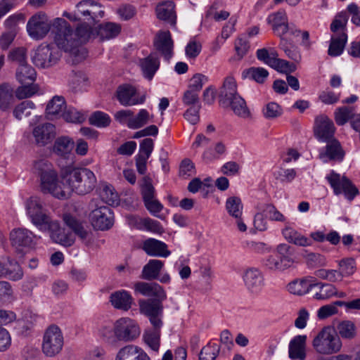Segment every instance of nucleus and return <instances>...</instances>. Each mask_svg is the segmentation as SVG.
<instances>
[{
  "instance_id": "obj_1",
  "label": "nucleus",
  "mask_w": 360,
  "mask_h": 360,
  "mask_svg": "<svg viewBox=\"0 0 360 360\" xmlns=\"http://www.w3.org/2000/svg\"><path fill=\"white\" fill-rule=\"evenodd\" d=\"M25 208L32 224L39 231L48 232L53 243L64 247H70L74 244L75 238L73 235L66 233L59 221L49 215L39 198L30 197L25 202Z\"/></svg>"
},
{
  "instance_id": "obj_2",
  "label": "nucleus",
  "mask_w": 360,
  "mask_h": 360,
  "mask_svg": "<svg viewBox=\"0 0 360 360\" xmlns=\"http://www.w3.org/2000/svg\"><path fill=\"white\" fill-rule=\"evenodd\" d=\"M32 172L40 179V189L44 193H49L56 198L65 200L70 197L65 182L60 181L53 165L46 159L34 160Z\"/></svg>"
},
{
  "instance_id": "obj_3",
  "label": "nucleus",
  "mask_w": 360,
  "mask_h": 360,
  "mask_svg": "<svg viewBox=\"0 0 360 360\" xmlns=\"http://www.w3.org/2000/svg\"><path fill=\"white\" fill-rule=\"evenodd\" d=\"M51 34L55 46L58 48V50L62 49L70 53L72 63H78L85 58V50L78 48L77 36L74 34V31L65 19L61 18L53 19Z\"/></svg>"
},
{
  "instance_id": "obj_4",
  "label": "nucleus",
  "mask_w": 360,
  "mask_h": 360,
  "mask_svg": "<svg viewBox=\"0 0 360 360\" xmlns=\"http://www.w3.org/2000/svg\"><path fill=\"white\" fill-rule=\"evenodd\" d=\"M60 176L65 182L70 195L72 192L81 195L88 194L97 184L95 174L86 167H66L62 169Z\"/></svg>"
},
{
  "instance_id": "obj_5",
  "label": "nucleus",
  "mask_w": 360,
  "mask_h": 360,
  "mask_svg": "<svg viewBox=\"0 0 360 360\" xmlns=\"http://www.w3.org/2000/svg\"><path fill=\"white\" fill-rule=\"evenodd\" d=\"M342 345L340 338L329 326L322 328L312 341L314 350L322 355L338 353Z\"/></svg>"
},
{
  "instance_id": "obj_6",
  "label": "nucleus",
  "mask_w": 360,
  "mask_h": 360,
  "mask_svg": "<svg viewBox=\"0 0 360 360\" xmlns=\"http://www.w3.org/2000/svg\"><path fill=\"white\" fill-rule=\"evenodd\" d=\"M64 345V337L60 328L56 325H51L44 331L41 351L47 357H54L59 354Z\"/></svg>"
},
{
  "instance_id": "obj_7",
  "label": "nucleus",
  "mask_w": 360,
  "mask_h": 360,
  "mask_svg": "<svg viewBox=\"0 0 360 360\" xmlns=\"http://www.w3.org/2000/svg\"><path fill=\"white\" fill-rule=\"evenodd\" d=\"M53 20H51L44 12L34 14L27 23V31L29 36L37 40L44 39L53 30Z\"/></svg>"
},
{
  "instance_id": "obj_8",
  "label": "nucleus",
  "mask_w": 360,
  "mask_h": 360,
  "mask_svg": "<svg viewBox=\"0 0 360 360\" xmlns=\"http://www.w3.org/2000/svg\"><path fill=\"white\" fill-rule=\"evenodd\" d=\"M61 57V52L54 44H41L32 58L34 64L41 68L55 65Z\"/></svg>"
},
{
  "instance_id": "obj_9",
  "label": "nucleus",
  "mask_w": 360,
  "mask_h": 360,
  "mask_svg": "<svg viewBox=\"0 0 360 360\" xmlns=\"http://www.w3.org/2000/svg\"><path fill=\"white\" fill-rule=\"evenodd\" d=\"M326 179L337 195L343 194L346 199L351 201L359 194L357 188L345 176L332 171Z\"/></svg>"
},
{
  "instance_id": "obj_10",
  "label": "nucleus",
  "mask_w": 360,
  "mask_h": 360,
  "mask_svg": "<svg viewBox=\"0 0 360 360\" xmlns=\"http://www.w3.org/2000/svg\"><path fill=\"white\" fill-rule=\"evenodd\" d=\"M326 179L337 195L343 194L346 199L351 201L359 194L357 188L345 176L332 171Z\"/></svg>"
},
{
  "instance_id": "obj_11",
  "label": "nucleus",
  "mask_w": 360,
  "mask_h": 360,
  "mask_svg": "<svg viewBox=\"0 0 360 360\" xmlns=\"http://www.w3.org/2000/svg\"><path fill=\"white\" fill-rule=\"evenodd\" d=\"M164 300L147 299L139 300V306L141 314L146 316L151 326H162Z\"/></svg>"
},
{
  "instance_id": "obj_12",
  "label": "nucleus",
  "mask_w": 360,
  "mask_h": 360,
  "mask_svg": "<svg viewBox=\"0 0 360 360\" xmlns=\"http://www.w3.org/2000/svg\"><path fill=\"white\" fill-rule=\"evenodd\" d=\"M115 333L117 340L131 342L141 334L138 323L129 318H121L115 323Z\"/></svg>"
},
{
  "instance_id": "obj_13",
  "label": "nucleus",
  "mask_w": 360,
  "mask_h": 360,
  "mask_svg": "<svg viewBox=\"0 0 360 360\" xmlns=\"http://www.w3.org/2000/svg\"><path fill=\"white\" fill-rule=\"evenodd\" d=\"M116 97L120 103L124 106H132L142 104L145 102L146 95L139 96L136 89L129 84L118 86Z\"/></svg>"
},
{
  "instance_id": "obj_14",
  "label": "nucleus",
  "mask_w": 360,
  "mask_h": 360,
  "mask_svg": "<svg viewBox=\"0 0 360 360\" xmlns=\"http://www.w3.org/2000/svg\"><path fill=\"white\" fill-rule=\"evenodd\" d=\"M90 218L93 226L99 230L109 229L113 224V213L111 209L105 205L94 209Z\"/></svg>"
},
{
  "instance_id": "obj_15",
  "label": "nucleus",
  "mask_w": 360,
  "mask_h": 360,
  "mask_svg": "<svg viewBox=\"0 0 360 360\" xmlns=\"http://www.w3.org/2000/svg\"><path fill=\"white\" fill-rule=\"evenodd\" d=\"M335 128L331 120L326 115H319L315 120L314 127V135L320 141H325L335 139Z\"/></svg>"
},
{
  "instance_id": "obj_16",
  "label": "nucleus",
  "mask_w": 360,
  "mask_h": 360,
  "mask_svg": "<svg viewBox=\"0 0 360 360\" xmlns=\"http://www.w3.org/2000/svg\"><path fill=\"white\" fill-rule=\"evenodd\" d=\"M32 134L37 146H45L54 139L56 127L49 122L39 124L33 127Z\"/></svg>"
},
{
  "instance_id": "obj_17",
  "label": "nucleus",
  "mask_w": 360,
  "mask_h": 360,
  "mask_svg": "<svg viewBox=\"0 0 360 360\" xmlns=\"http://www.w3.org/2000/svg\"><path fill=\"white\" fill-rule=\"evenodd\" d=\"M41 238L25 228L14 229L10 233V239L16 248H30Z\"/></svg>"
},
{
  "instance_id": "obj_18",
  "label": "nucleus",
  "mask_w": 360,
  "mask_h": 360,
  "mask_svg": "<svg viewBox=\"0 0 360 360\" xmlns=\"http://www.w3.org/2000/svg\"><path fill=\"white\" fill-rule=\"evenodd\" d=\"M326 146L319 155V158L324 162L328 161H342L345 156L344 150L340 143L335 138L325 141Z\"/></svg>"
},
{
  "instance_id": "obj_19",
  "label": "nucleus",
  "mask_w": 360,
  "mask_h": 360,
  "mask_svg": "<svg viewBox=\"0 0 360 360\" xmlns=\"http://www.w3.org/2000/svg\"><path fill=\"white\" fill-rule=\"evenodd\" d=\"M173 40L169 31H160L155 36L154 46L169 60L173 54Z\"/></svg>"
},
{
  "instance_id": "obj_20",
  "label": "nucleus",
  "mask_w": 360,
  "mask_h": 360,
  "mask_svg": "<svg viewBox=\"0 0 360 360\" xmlns=\"http://www.w3.org/2000/svg\"><path fill=\"white\" fill-rule=\"evenodd\" d=\"M134 289L136 292L146 297H153L160 300H165L167 297L164 289L157 283L136 282Z\"/></svg>"
},
{
  "instance_id": "obj_21",
  "label": "nucleus",
  "mask_w": 360,
  "mask_h": 360,
  "mask_svg": "<svg viewBox=\"0 0 360 360\" xmlns=\"http://www.w3.org/2000/svg\"><path fill=\"white\" fill-rule=\"evenodd\" d=\"M221 105L225 108H230L233 114L240 118L250 120L252 117L245 100L240 95L229 100Z\"/></svg>"
},
{
  "instance_id": "obj_22",
  "label": "nucleus",
  "mask_w": 360,
  "mask_h": 360,
  "mask_svg": "<svg viewBox=\"0 0 360 360\" xmlns=\"http://www.w3.org/2000/svg\"><path fill=\"white\" fill-rule=\"evenodd\" d=\"M115 360H152L141 347L129 345L122 347L117 353Z\"/></svg>"
},
{
  "instance_id": "obj_23",
  "label": "nucleus",
  "mask_w": 360,
  "mask_h": 360,
  "mask_svg": "<svg viewBox=\"0 0 360 360\" xmlns=\"http://www.w3.org/2000/svg\"><path fill=\"white\" fill-rule=\"evenodd\" d=\"M243 278L247 288L252 292L260 290L264 285L263 275L257 268L247 269L243 273Z\"/></svg>"
},
{
  "instance_id": "obj_24",
  "label": "nucleus",
  "mask_w": 360,
  "mask_h": 360,
  "mask_svg": "<svg viewBox=\"0 0 360 360\" xmlns=\"http://www.w3.org/2000/svg\"><path fill=\"white\" fill-rule=\"evenodd\" d=\"M238 91L237 83L235 78L231 76H227L223 82L222 86L219 92V103L220 105L228 101L231 98L239 96Z\"/></svg>"
},
{
  "instance_id": "obj_25",
  "label": "nucleus",
  "mask_w": 360,
  "mask_h": 360,
  "mask_svg": "<svg viewBox=\"0 0 360 360\" xmlns=\"http://www.w3.org/2000/svg\"><path fill=\"white\" fill-rule=\"evenodd\" d=\"M142 248L148 255L153 257H167L171 254L165 243L154 238L146 240Z\"/></svg>"
},
{
  "instance_id": "obj_26",
  "label": "nucleus",
  "mask_w": 360,
  "mask_h": 360,
  "mask_svg": "<svg viewBox=\"0 0 360 360\" xmlns=\"http://www.w3.org/2000/svg\"><path fill=\"white\" fill-rule=\"evenodd\" d=\"M306 335H297L289 343L288 354L292 360H304L306 358Z\"/></svg>"
},
{
  "instance_id": "obj_27",
  "label": "nucleus",
  "mask_w": 360,
  "mask_h": 360,
  "mask_svg": "<svg viewBox=\"0 0 360 360\" xmlns=\"http://www.w3.org/2000/svg\"><path fill=\"white\" fill-rule=\"evenodd\" d=\"M162 326H151L143 333V341L152 351L158 352L160 347L161 328Z\"/></svg>"
},
{
  "instance_id": "obj_28",
  "label": "nucleus",
  "mask_w": 360,
  "mask_h": 360,
  "mask_svg": "<svg viewBox=\"0 0 360 360\" xmlns=\"http://www.w3.org/2000/svg\"><path fill=\"white\" fill-rule=\"evenodd\" d=\"M110 302L115 309L127 311L131 307L134 299L128 291L121 290L110 295Z\"/></svg>"
},
{
  "instance_id": "obj_29",
  "label": "nucleus",
  "mask_w": 360,
  "mask_h": 360,
  "mask_svg": "<svg viewBox=\"0 0 360 360\" xmlns=\"http://www.w3.org/2000/svg\"><path fill=\"white\" fill-rule=\"evenodd\" d=\"M63 221L67 226H68L80 240L85 241L89 238L91 233L88 231L87 226L75 217L70 214H65L63 215Z\"/></svg>"
},
{
  "instance_id": "obj_30",
  "label": "nucleus",
  "mask_w": 360,
  "mask_h": 360,
  "mask_svg": "<svg viewBox=\"0 0 360 360\" xmlns=\"http://www.w3.org/2000/svg\"><path fill=\"white\" fill-rule=\"evenodd\" d=\"M174 4L172 1H167L159 4L156 7L157 17L166 21L172 26H175L176 16L174 12Z\"/></svg>"
},
{
  "instance_id": "obj_31",
  "label": "nucleus",
  "mask_w": 360,
  "mask_h": 360,
  "mask_svg": "<svg viewBox=\"0 0 360 360\" xmlns=\"http://www.w3.org/2000/svg\"><path fill=\"white\" fill-rule=\"evenodd\" d=\"M311 290L314 291V298L317 300H328L337 294V288L333 285L321 282L311 283Z\"/></svg>"
},
{
  "instance_id": "obj_32",
  "label": "nucleus",
  "mask_w": 360,
  "mask_h": 360,
  "mask_svg": "<svg viewBox=\"0 0 360 360\" xmlns=\"http://www.w3.org/2000/svg\"><path fill=\"white\" fill-rule=\"evenodd\" d=\"M66 109L65 98L62 96H55L50 100L46 108V116L49 119L63 117Z\"/></svg>"
},
{
  "instance_id": "obj_33",
  "label": "nucleus",
  "mask_w": 360,
  "mask_h": 360,
  "mask_svg": "<svg viewBox=\"0 0 360 360\" xmlns=\"http://www.w3.org/2000/svg\"><path fill=\"white\" fill-rule=\"evenodd\" d=\"M23 276V271L18 262L8 259L3 262L1 278H8L12 281L20 280Z\"/></svg>"
},
{
  "instance_id": "obj_34",
  "label": "nucleus",
  "mask_w": 360,
  "mask_h": 360,
  "mask_svg": "<svg viewBox=\"0 0 360 360\" xmlns=\"http://www.w3.org/2000/svg\"><path fill=\"white\" fill-rule=\"evenodd\" d=\"M74 144L73 140L70 137L60 136L55 141L53 151L57 155L68 159L72 155Z\"/></svg>"
},
{
  "instance_id": "obj_35",
  "label": "nucleus",
  "mask_w": 360,
  "mask_h": 360,
  "mask_svg": "<svg viewBox=\"0 0 360 360\" xmlns=\"http://www.w3.org/2000/svg\"><path fill=\"white\" fill-rule=\"evenodd\" d=\"M282 233L287 241L296 245L307 247L312 245V240L307 238L292 227L286 226L283 229Z\"/></svg>"
},
{
  "instance_id": "obj_36",
  "label": "nucleus",
  "mask_w": 360,
  "mask_h": 360,
  "mask_svg": "<svg viewBox=\"0 0 360 360\" xmlns=\"http://www.w3.org/2000/svg\"><path fill=\"white\" fill-rule=\"evenodd\" d=\"M163 267L164 262L159 259H150L143 266L141 277L148 281L157 279Z\"/></svg>"
},
{
  "instance_id": "obj_37",
  "label": "nucleus",
  "mask_w": 360,
  "mask_h": 360,
  "mask_svg": "<svg viewBox=\"0 0 360 360\" xmlns=\"http://www.w3.org/2000/svg\"><path fill=\"white\" fill-rule=\"evenodd\" d=\"M94 0H82L76 5V10L73 13L64 12L63 16L72 21H77L81 16H89L92 13L91 6Z\"/></svg>"
},
{
  "instance_id": "obj_38",
  "label": "nucleus",
  "mask_w": 360,
  "mask_h": 360,
  "mask_svg": "<svg viewBox=\"0 0 360 360\" xmlns=\"http://www.w3.org/2000/svg\"><path fill=\"white\" fill-rule=\"evenodd\" d=\"M347 40V35L345 32H342L338 35H333L328 51V55L333 57L340 56L344 50Z\"/></svg>"
},
{
  "instance_id": "obj_39",
  "label": "nucleus",
  "mask_w": 360,
  "mask_h": 360,
  "mask_svg": "<svg viewBox=\"0 0 360 360\" xmlns=\"http://www.w3.org/2000/svg\"><path fill=\"white\" fill-rule=\"evenodd\" d=\"M17 80L21 84H32L37 77L35 70L27 63L19 65L15 73Z\"/></svg>"
},
{
  "instance_id": "obj_40",
  "label": "nucleus",
  "mask_w": 360,
  "mask_h": 360,
  "mask_svg": "<svg viewBox=\"0 0 360 360\" xmlns=\"http://www.w3.org/2000/svg\"><path fill=\"white\" fill-rule=\"evenodd\" d=\"M337 333L339 337L345 340H353L357 335V328L354 323L345 320L337 325Z\"/></svg>"
},
{
  "instance_id": "obj_41",
  "label": "nucleus",
  "mask_w": 360,
  "mask_h": 360,
  "mask_svg": "<svg viewBox=\"0 0 360 360\" xmlns=\"http://www.w3.org/2000/svg\"><path fill=\"white\" fill-rule=\"evenodd\" d=\"M160 63L157 58L150 55L140 60V66L146 78L151 79L159 68Z\"/></svg>"
},
{
  "instance_id": "obj_42",
  "label": "nucleus",
  "mask_w": 360,
  "mask_h": 360,
  "mask_svg": "<svg viewBox=\"0 0 360 360\" xmlns=\"http://www.w3.org/2000/svg\"><path fill=\"white\" fill-rule=\"evenodd\" d=\"M121 26L115 22H105L98 26V34L102 39H110L117 36Z\"/></svg>"
},
{
  "instance_id": "obj_43",
  "label": "nucleus",
  "mask_w": 360,
  "mask_h": 360,
  "mask_svg": "<svg viewBox=\"0 0 360 360\" xmlns=\"http://www.w3.org/2000/svg\"><path fill=\"white\" fill-rule=\"evenodd\" d=\"M269 75L268 71L263 68H250L245 69L242 72L243 79H250L255 80L257 83L262 84Z\"/></svg>"
},
{
  "instance_id": "obj_44",
  "label": "nucleus",
  "mask_w": 360,
  "mask_h": 360,
  "mask_svg": "<svg viewBox=\"0 0 360 360\" xmlns=\"http://www.w3.org/2000/svg\"><path fill=\"white\" fill-rule=\"evenodd\" d=\"M257 209L264 214L265 218L271 221L284 222L286 219L285 216L272 204H258Z\"/></svg>"
},
{
  "instance_id": "obj_45",
  "label": "nucleus",
  "mask_w": 360,
  "mask_h": 360,
  "mask_svg": "<svg viewBox=\"0 0 360 360\" xmlns=\"http://www.w3.org/2000/svg\"><path fill=\"white\" fill-rule=\"evenodd\" d=\"M311 283L307 279H297L289 283L287 285L288 291L295 295H302L311 290Z\"/></svg>"
},
{
  "instance_id": "obj_46",
  "label": "nucleus",
  "mask_w": 360,
  "mask_h": 360,
  "mask_svg": "<svg viewBox=\"0 0 360 360\" xmlns=\"http://www.w3.org/2000/svg\"><path fill=\"white\" fill-rule=\"evenodd\" d=\"M69 86L72 91L83 90L88 84V78L83 72H72L69 77Z\"/></svg>"
},
{
  "instance_id": "obj_47",
  "label": "nucleus",
  "mask_w": 360,
  "mask_h": 360,
  "mask_svg": "<svg viewBox=\"0 0 360 360\" xmlns=\"http://www.w3.org/2000/svg\"><path fill=\"white\" fill-rule=\"evenodd\" d=\"M243 204L240 198L232 196L227 198L226 209L228 213L236 219L240 218L243 213Z\"/></svg>"
},
{
  "instance_id": "obj_48",
  "label": "nucleus",
  "mask_w": 360,
  "mask_h": 360,
  "mask_svg": "<svg viewBox=\"0 0 360 360\" xmlns=\"http://www.w3.org/2000/svg\"><path fill=\"white\" fill-rule=\"evenodd\" d=\"M150 115L146 109H141L136 116L129 120L128 127L131 129H139L146 125L150 120Z\"/></svg>"
},
{
  "instance_id": "obj_49",
  "label": "nucleus",
  "mask_w": 360,
  "mask_h": 360,
  "mask_svg": "<svg viewBox=\"0 0 360 360\" xmlns=\"http://www.w3.org/2000/svg\"><path fill=\"white\" fill-rule=\"evenodd\" d=\"M279 46L289 58L296 63L301 60V55L297 47L289 42L286 39L282 37Z\"/></svg>"
},
{
  "instance_id": "obj_50",
  "label": "nucleus",
  "mask_w": 360,
  "mask_h": 360,
  "mask_svg": "<svg viewBox=\"0 0 360 360\" xmlns=\"http://www.w3.org/2000/svg\"><path fill=\"white\" fill-rule=\"evenodd\" d=\"M13 99V90L7 84L0 85V109L6 110Z\"/></svg>"
},
{
  "instance_id": "obj_51",
  "label": "nucleus",
  "mask_w": 360,
  "mask_h": 360,
  "mask_svg": "<svg viewBox=\"0 0 360 360\" xmlns=\"http://www.w3.org/2000/svg\"><path fill=\"white\" fill-rule=\"evenodd\" d=\"M220 351V347L216 343L209 342L203 347L199 354V360H215Z\"/></svg>"
},
{
  "instance_id": "obj_52",
  "label": "nucleus",
  "mask_w": 360,
  "mask_h": 360,
  "mask_svg": "<svg viewBox=\"0 0 360 360\" xmlns=\"http://www.w3.org/2000/svg\"><path fill=\"white\" fill-rule=\"evenodd\" d=\"M348 20V16L345 12L338 13L330 25V30L334 33L333 35H338L342 32H345V27Z\"/></svg>"
},
{
  "instance_id": "obj_53",
  "label": "nucleus",
  "mask_w": 360,
  "mask_h": 360,
  "mask_svg": "<svg viewBox=\"0 0 360 360\" xmlns=\"http://www.w3.org/2000/svg\"><path fill=\"white\" fill-rule=\"evenodd\" d=\"M286 260L283 261L276 255H269L264 262V265L274 271H283L290 267L285 264Z\"/></svg>"
},
{
  "instance_id": "obj_54",
  "label": "nucleus",
  "mask_w": 360,
  "mask_h": 360,
  "mask_svg": "<svg viewBox=\"0 0 360 360\" xmlns=\"http://www.w3.org/2000/svg\"><path fill=\"white\" fill-rule=\"evenodd\" d=\"M89 123L97 127H105L110 123V116L101 111L94 112L89 118Z\"/></svg>"
},
{
  "instance_id": "obj_55",
  "label": "nucleus",
  "mask_w": 360,
  "mask_h": 360,
  "mask_svg": "<svg viewBox=\"0 0 360 360\" xmlns=\"http://www.w3.org/2000/svg\"><path fill=\"white\" fill-rule=\"evenodd\" d=\"M353 109L351 107L343 106L337 109L335 112V120L338 125H344L353 116Z\"/></svg>"
},
{
  "instance_id": "obj_56",
  "label": "nucleus",
  "mask_w": 360,
  "mask_h": 360,
  "mask_svg": "<svg viewBox=\"0 0 360 360\" xmlns=\"http://www.w3.org/2000/svg\"><path fill=\"white\" fill-rule=\"evenodd\" d=\"M34 108V104L33 102L25 101L15 107L13 114L17 119L21 120L23 116H29L31 113V110Z\"/></svg>"
},
{
  "instance_id": "obj_57",
  "label": "nucleus",
  "mask_w": 360,
  "mask_h": 360,
  "mask_svg": "<svg viewBox=\"0 0 360 360\" xmlns=\"http://www.w3.org/2000/svg\"><path fill=\"white\" fill-rule=\"evenodd\" d=\"M98 333L100 337L108 343L112 344L117 340L115 326L112 327L110 324L102 325L98 330Z\"/></svg>"
},
{
  "instance_id": "obj_58",
  "label": "nucleus",
  "mask_w": 360,
  "mask_h": 360,
  "mask_svg": "<svg viewBox=\"0 0 360 360\" xmlns=\"http://www.w3.org/2000/svg\"><path fill=\"white\" fill-rule=\"evenodd\" d=\"M142 181L141 194L143 201L155 198V190L152 184L151 179L148 176H145Z\"/></svg>"
},
{
  "instance_id": "obj_59",
  "label": "nucleus",
  "mask_w": 360,
  "mask_h": 360,
  "mask_svg": "<svg viewBox=\"0 0 360 360\" xmlns=\"http://www.w3.org/2000/svg\"><path fill=\"white\" fill-rule=\"evenodd\" d=\"M274 175L275 179L281 183H290L295 178L296 171L294 169L281 167Z\"/></svg>"
},
{
  "instance_id": "obj_60",
  "label": "nucleus",
  "mask_w": 360,
  "mask_h": 360,
  "mask_svg": "<svg viewBox=\"0 0 360 360\" xmlns=\"http://www.w3.org/2000/svg\"><path fill=\"white\" fill-rule=\"evenodd\" d=\"M38 91V86L36 84H23L21 86L18 87L15 91L16 96L20 98H25L30 97L35 94Z\"/></svg>"
},
{
  "instance_id": "obj_61",
  "label": "nucleus",
  "mask_w": 360,
  "mask_h": 360,
  "mask_svg": "<svg viewBox=\"0 0 360 360\" xmlns=\"http://www.w3.org/2000/svg\"><path fill=\"white\" fill-rule=\"evenodd\" d=\"M91 33V27L86 23L79 25L76 30L74 31V34L77 36V41L79 46L82 43L86 42L90 37Z\"/></svg>"
},
{
  "instance_id": "obj_62",
  "label": "nucleus",
  "mask_w": 360,
  "mask_h": 360,
  "mask_svg": "<svg viewBox=\"0 0 360 360\" xmlns=\"http://www.w3.org/2000/svg\"><path fill=\"white\" fill-rule=\"evenodd\" d=\"M271 68L278 72L284 73H290L295 71L297 67L293 63H290L283 59H278V60L271 61Z\"/></svg>"
},
{
  "instance_id": "obj_63",
  "label": "nucleus",
  "mask_w": 360,
  "mask_h": 360,
  "mask_svg": "<svg viewBox=\"0 0 360 360\" xmlns=\"http://www.w3.org/2000/svg\"><path fill=\"white\" fill-rule=\"evenodd\" d=\"M277 256L280 257L283 261L286 260L285 264L289 265L290 266L293 263V259L292 258V252L291 248L290 245L285 243H281L278 245L276 248Z\"/></svg>"
},
{
  "instance_id": "obj_64",
  "label": "nucleus",
  "mask_w": 360,
  "mask_h": 360,
  "mask_svg": "<svg viewBox=\"0 0 360 360\" xmlns=\"http://www.w3.org/2000/svg\"><path fill=\"white\" fill-rule=\"evenodd\" d=\"M264 116L267 119H274L282 114L281 107L274 102L269 103L263 109Z\"/></svg>"
}]
</instances>
